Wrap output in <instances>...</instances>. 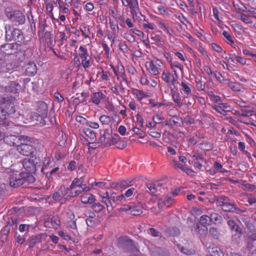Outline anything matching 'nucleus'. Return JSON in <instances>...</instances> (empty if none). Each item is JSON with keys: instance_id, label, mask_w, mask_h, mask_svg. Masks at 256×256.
<instances>
[{"instance_id": "f257e3e1", "label": "nucleus", "mask_w": 256, "mask_h": 256, "mask_svg": "<svg viewBox=\"0 0 256 256\" xmlns=\"http://www.w3.org/2000/svg\"><path fill=\"white\" fill-rule=\"evenodd\" d=\"M8 174L10 185L12 187H18L22 184L24 182L27 180L32 181L34 180V177L32 176H28L26 172H20L14 168H11L8 172Z\"/></svg>"}, {"instance_id": "f03ea898", "label": "nucleus", "mask_w": 256, "mask_h": 256, "mask_svg": "<svg viewBox=\"0 0 256 256\" xmlns=\"http://www.w3.org/2000/svg\"><path fill=\"white\" fill-rule=\"evenodd\" d=\"M98 194L101 198L102 202L106 206L107 210L108 211L112 210L115 206H114V203L120 204L124 202L123 194L116 196L114 192L109 194L108 192L104 193L102 191H100Z\"/></svg>"}, {"instance_id": "7ed1b4c3", "label": "nucleus", "mask_w": 256, "mask_h": 256, "mask_svg": "<svg viewBox=\"0 0 256 256\" xmlns=\"http://www.w3.org/2000/svg\"><path fill=\"white\" fill-rule=\"evenodd\" d=\"M90 188L82 184L80 178H75L72 182L69 188H66L67 195L68 198L75 197L82 191H88Z\"/></svg>"}, {"instance_id": "20e7f679", "label": "nucleus", "mask_w": 256, "mask_h": 256, "mask_svg": "<svg viewBox=\"0 0 256 256\" xmlns=\"http://www.w3.org/2000/svg\"><path fill=\"white\" fill-rule=\"evenodd\" d=\"M145 66L150 75L156 76L160 74L163 63L158 59L150 60L146 62Z\"/></svg>"}, {"instance_id": "39448f33", "label": "nucleus", "mask_w": 256, "mask_h": 256, "mask_svg": "<svg viewBox=\"0 0 256 256\" xmlns=\"http://www.w3.org/2000/svg\"><path fill=\"white\" fill-rule=\"evenodd\" d=\"M6 14L10 21L16 24H22L24 23V16L20 10H12L10 8H6Z\"/></svg>"}, {"instance_id": "423d86ee", "label": "nucleus", "mask_w": 256, "mask_h": 256, "mask_svg": "<svg viewBox=\"0 0 256 256\" xmlns=\"http://www.w3.org/2000/svg\"><path fill=\"white\" fill-rule=\"evenodd\" d=\"M5 30L6 38L8 41L13 40L16 42H20L24 39V36L21 32L18 29H14L11 30L10 25L5 26Z\"/></svg>"}, {"instance_id": "0eeeda50", "label": "nucleus", "mask_w": 256, "mask_h": 256, "mask_svg": "<svg viewBox=\"0 0 256 256\" xmlns=\"http://www.w3.org/2000/svg\"><path fill=\"white\" fill-rule=\"evenodd\" d=\"M52 197L56 202H59L61 204L65 202L69 198L67 195L66 188L64 186H60L56 190Z\"/></svg>"}, {"instance_id": "6e6552de", "label": "nucleus", "mask_w": 256, "mask_h": 256, "mask_svg": "<svg viewBox=\"0 0 256 256\" xmlns=\"http://www.w3.org/2000/svg\"><path fill=\"white\" fill-rule=\"evenodd\" d=\"M200 224L202 226H198L196 228V232L200 235H205L208 232L207 226L212 224L210 215H202L201 216L200 220Z\"/></svg>"}, {"instance_id": "1a4fd4ad", "label": "nucleus", "mask_w": 256, "mask_h": 256, "mask_svg": "<svg viewBox=\"0 0 256 256\" xmlns=\"http://www.w3.org/2000/svg\"><path fill=\"white\" fill-rule=\"evenodd\" d=\"M4 142L10 146H18L20 142L30 141V138L26 136L20 137L14 135L8 136L4 138Z\"/></svg>"}, {"instance_id": "9d476101", "label": "nucleus", "mask_w": 256, "mask_h": 256, "mask_svg": "<svg viewBox=\"0 0 256 256\" xmlns=\"http://www.w3.org/2000/svg\"><path fill=\"white\" fill-rule=\"evenodd\" d=\"M16 150L21 154L30 156L34 154V148L30 144H24L20 142L17 146Z\"/></svg>"}, {"instance_id": "9b49d317", "label": "nucleus", "mask_w": 256, "mask_h": 256, "mask_svg": "<svg viewBox=\"0 0 256 256\" xmlns=\"http://www.w3.org/2000/svg\"><path fill=\"white\" fill-rule=\"evenodd\" d=\"M122 5L128 6L133 16H137L139 12V6L137 0H122Z\"/></svg>"}, {"instance_id": "f8f14e48", "label": "nucleus", "mask_w": 256, "mask_h": 256, "mask_svg": "<svg viewBox=\"0 0 256 256\" xmlns=\"http://www.w3.org/2000/svg\"><path fill=\"white\" fill-rule=\"evenodd\" d=\"M180 92L184 98H188L192 96V86L189 82L183 80L180 84Z\"/></svg>"}, {"instance_id": "ddd939ff", "label": "nucleus", "mask_w": 256, "mask_h": 256, "mask_svg": "<svg viewBox=\"0 0 256 256\" xmlns=\"http://www.w3.org/2000/svg\"><path fill=\"white\" fill-rule=\"evenodd\" d=\"M142 204H130L124 206L123 209L130 214L138 216L142 212Z\"/></svg>"}, {"instance_id": "4468645a", "label": "nucleus", "mask_w": 256, "mask_h": 256, "mask_svg": "<svg viewBox=\"0 0 256 256\" xmlns=\"http://www.w3.org/2000/svg\"><path fill=\"white\" fill-rule=\"evenodd\" d=\"M218 204L224 211L230 212L236 209L234 205L230 203V200L226 198H220L218 200Z\"/></svg>"}, {"instance_id": "2eb2a0df", "label": "nucleus", "mask_w": 256, "mask_h": 256, "mask_svg": "<svg viewBox=\"0 0 256 256\" xmlns=\"http://www.w3.org/2000/svg\"><path fill=\"white\" fill-rule=\"evenodd\" d=\"M1 87L2 90L14 94L19 92L21 89L20 85L18 83L14 82H10L8 85L2 84Z\"/></svg>"}, {"instance_id": "dca6fc26", "label": "nucleus", "mask_w": 256, "mask_h": 256, "mask_svg": "<svg viewBox=\"0 0 256 256\" xmlns=\"http://www.w3.org/2000/svg\"><path fill=\"white\" fill-rule=\"evenodd\" d=\"M240 20L246 24H252L256 20V12L248 10L240 15Z\"/></svg>"}, {"instance_id": "f3484780", "label": "nucleus", "mask_w": 256, "mask_h": 256, "mask_svg": "<svg viewBox=\"0 0 256 256\" xmlns=\"http://www.w3.org/2000/svg\"><path fill=\"white\" fill-rule=\"evenodd\" d=\"M22 166L27 171L28 176L29 173H32L36 170V164L33 158H26L22 162Z\"/></svg>"}, {"instance_id": "a211bd4d", "label": "nucleus", "mask_w": 256, "mask_h": 256, "mask_svg": "<svg viewBox=\"0 0 256 256\" xmlns=\"http://www.w3.org/2000/svg\"><path fill=\"white\" fill-rule=\"evenodd\" d=\"M170 67L172 70V74H171L172 76V85L174 86L178 78V74L176 69L178 68L180 70H182L183 69V66L180 64L171 62L170 64Z\"/></svg>"}, {"instance_id": "6ab92c4d", "label": "nucleus", "mask_w": 256, "mask_h": 256, "mask_svg": "<svg viewBox=\"0 0 256 256\" xmlns=\"http://www.w3.org/2000/svg\"><path fill=\"white\" fill-rule=\"evenodd\" d=\"M26 75L33 76L37 72V68L34 62H29L25 64L23 68Z\"/></svg>"}, {"instance_id": "aec40b11", "label": "nucleus", "mask_w": 256, "mask_h": 256, "mask_svg": "<svg viewBox=\"0 0 256 256\" xmlns=\"http://www.w3.org/2000/svg\"><path fill=\"white\" fill-rule=\"evenodd\" d=\"M0 103L5 104V110H4V112L8 114H11L15 112L14 103L8 100H6L5 98H0Z\"/></svg>"}, {"instance_id": "412c9836", "label": "nucleus", "mask_w": 256, "mask_h": 256, "mask_svg": "<svg viewBox=\"0 0 256 256\" xmlns=\"http://www.w3.org/2000/svg\"><path fill=\"white\" fill-rule=\"evenodd\" d=\"M212 108L218 112L223 115H226L228 110H227L230 108V106L226 103H220L212 104Z\"/></svg>"}, {"instance_id": "4be33fe9", "label": "nucleus", "mask_w": 256, "mask_h": 256, "mask_svg": "<svg viewBox=\"0 0 256 256\" xmlns=\"http://www.w3.org/2000/svg\"><path fill=\"white\" fill-rule=\"evenodd\" d=\"M54 160H51L50 157H46L43 161V166L42 168V171L44 173L49 169L52 168L56 164Z\"/></svg>"}, {"instance_id": "5701e85b", "label": "nucleus", "mask_w": 256, "mask_h": 256, "mask_svg": "<svg viewBox=\"0 0 256 256\" xmlns=\"http://www.w3.org/2000/svg\"><path fill=\"white\" fill-rule=\"evenodd\" d=\"M170 92L172 100L174 103L176 104L178 107H182L183 105V103L178 92L176 90L172 88Z\"/></svg>"}, {"instance_id": "b1692460", "label": "nucleus", "mask_w": 256, "mask_h": 256, "mask_svg": "<svg viewBox=\"0 0 256 256\" xmlns=\"http://www.w3.org/2000/svg\"><path fill=\"white\" fill-rule=\"evenodd\" d=\"M210 256H224L223 252L218 246L212 244L208 248Z\"/></svg>"}, {"instance_id": "393cba45", "label": "nucleus", "mask_w": 256, "mask_h": 256, "mask_svg": "<svg viewBox=\"0 0 256 256\" xmlns=\"http://www.w3.org/2000/svg\"><path fill=\"white\" fill-rule=\"evenodd\" d=\"M162 186V184L160 182L150 183L146 184L147 188L152 194L160 192Z\"/></svg>"}, {"instance_id": "a878e982", "label": "nucleus", "mask_w": 256, "mask_h": 256, "mask_svg": "<svg viewBox=\"0 0 256 256\" xmlns=\"http://www.w3.org/2000/svg\"><path fill=\"white\" fill-rule=\"evenodd\" d=\"M172 201L170 197L160 198L158 200V206L159 209L162 210L165 206H168Z\"/></svg>"}, {"instance_id": "bb28decb", "label": "nucleus", "mask_w": 256, "mask_h": 256, "mask_svg": "<svg viewBox=\"0 0 256 256\" xmlns=\"http://www.w3.org/2000/svg\"><path fill=\"white\" fill-rule=\"evenodd\" d=\"M38 115L42 118H45L48 113V106L47 104L42 102L38 103Z\"/></svg>"}, {"instance_id": "cd10ccee", "label": "nucleus", "mask_w": 256, "mask_h": 256, "mask_svg": "<svg viewBox=\"0 0 256 256\" xmlns=\"http://www.w3.org/2000/svg\"><path fill=\"white\" fill-rule=\"evenodd\" d=\"M94 199V196L90 193L84 192L81 196V202L84 204H92Z\"/></svg>"}, {"instance_id": "c85d7f7f", "label": "nucleus", "mask_w": 256, "mask_h": 256, "mask_svg": "<svg viewBox=\"0 0 256 256\" xmlns=\"http://www.w3.org/2000/svg\"><path fill=\"white\" fill-rule=\"evenodd\" d=\"M104 95L102 92H98L92 94L91 96V100L93 103L96 104H98L101 100L104 98Z\"/></svg>"}, {"instance_id": "c756f323", "label": "nucleus", "mask_w": 256, "mask_h": 256, "mask_svg": "<svg viewBox=\"0 0 256 256\" xmlns=\"http://www.w3.org/2000/svg\"><path fill=\"white\" fill-rule=\"evenodd\" d=\"M212 224H222L223 219L222 216L216 212H212L210 214Z\"/></svg>"}, {"instance_id": "7c9ffc66", "label": "nucleus", "mask_w": 256, "mask_h": 256, "mask_svg": "<svg viewBox=\"0 0 256 256\" xmlns=\"http://www.w3.org/2000/svg\"><path fill=\"white\" fill-rule=\"evenodd\" d=\"M14 47L13 44H6L1 47V50L6 54H12L14 51Z\"/></svg>"}, {"instance_id": "2f4dec72", "label": "nucleus", "mask_w": 256, "mask_h": 256, "mask_svg": "<svg viewBox=\"0 0 256 256\" xmlns=\"http://www.w3.org/2000/svg\"><path fill=\"white\" fill-rule=\"evenodd\" d=\"M229 88L234 92H238L243 91L244 88L240 83L233 82H230L228 83Z\"/></svg>"}, {"instance_id": "473e14b6", "label": "nucleus", "mask_w": 256, "mask_h": 256, "mask_svg": "<svg viewBox=\"0 0 256 256\" xmlns=\"http://www.w3.org/2000/svg\"><path fill=\"white\" fill-rule=\"evenodd\" d=\"M118 245L120 247L126 248L127 246H132V242L127 237H122L119 238Z\"/></svg>"}, {"instance_id": "72a5a7b5", "label": "nucleus", "mask_w": 256, "mask_h": 256, "mask_svg": "<svg viewBox=\"0 0 256 256\" xmlns=\"http://www.w3.org/2000/svg\"><path fill=\"white\" fill-rule=\"evenodd\" d=\"M157 24L160 28L162 29L170 36H172L173 30L170 28L169 26L166 25V24L162 21H158L157 22Z\"/></svg>"}, {"instance_id": "f704fd0d", "label": "nucleus", "mask_w": 256, "mask_h": 256, "mask_svg": "<svg viewBox=\"0 0 256 256\" xmlns=\"http://www.w3.org/2000/svg\"><path fill=\"white\" fill-rule=\"evenodd\" d=\"M223 36L228 40V44L231 46L233 48H236V44H235L230 34L226 31L222 32Z\"/></svg>"}, {"instance_id": "c9c22d12", "label": "nucleus", "mask_w": 256, "mask_h": 256, "mask_svg": "<svg viewBox=\"0 0 256 256\" xmlns=\"http://www.w3.org/2000/svg\"><path fill=\"white\" fill-rule=\"evenodd\" d=\"M132 92L133 94L136 96V98L140 101L142 100L144 98L148 96V95L146 93L138 89L134 88L132 90Z\"/></svg>"}, {"instance_id": "e433bc0d", "label": "nucleus", "mask_w": 256, "mask_h": 256, "mask_svg": "<svg viewBox=\"0 0 256 256\" xmlns=\"http://www.w3.org/2000/svg\"><path fill=\"white\" fill-rule=\"evenodd\" d=\"M83 132L89 138L90 142H92L96 138L94 132L91 129L84 127L83 128Z\"/></svg>"}, {"instance_id": "4c0bfd02", "label": "nucleus", "mask_w": 256, "mask_h": 256, "mask_svg": "<svg viewBox=\"0 0 256 256\" xmlns=\"http://www.w3.org/2000/svg\"><path fill=\"white\" fill-rule=\"evenodd\" d=\"M208 96L210 100L212 102V104H220L219 102H221L222 100L221 97L214 94L212 92H208Z\"/></svg>"}, {"instance_id": "58836bf2", "label": "nucleus", "mask_w": 256, "mask_h": 256, "mask_svg": "<svg viewBox=\"0 0 256 256\" xmlns=\"http://www.w3.org/2000/svg\"><path fill=\"white\" fill-rule=\"evenodd\" d=\"M171 74L168 72H164L162 75V79L169 84L172 85V80H171Z\"/></svg>"}, {"instance_id": "ea45409f", "label": "nucleus", "mask_w": 256, "mask_h": 256, "mask_svg": "<svg viewBox=\"0 0 256 256\" xmlns=\"http://www.w3.org/2000/svg\"><path fill=\"white\" fill-rule=\"evenodd\" d=\"M137 192V190L134 188H131L129 189H128L124 194H123V196H124V202L126 201V198H130L131 196L133 194H135Z\"/></svg>"}, {"instance_id": "a19ab883", "label": "nucleus", "mask_w": 256, "mask_h": 256, "mask_svg": "<svg viewBox=\"0 0 256 256\" xmlns=\"http://www.w3.org/2000/svg\"><path fill=\"white\" fill-rule=\"evenodd\" d=\"M110 135L109 133L104 132L100 138L99 141L100 143H108L110 141Z\"/></svg>"}, {"instance_id": "79ce46f5", "label": "nucleus", "mask_w": 256, "mask_h": 256, "mask_svg": "<svg viewBox=\"0 0 256 256\" xmlns=\"http://www.w3.org/2000/svg\"><path fill=\"white\" fill-rule=\"evenodd\" d=\"M99 120L102 124L108 125L110 122L111 118L108 116L102 115L100 117Z\"/></svg>"}, {"instance_id": "37998d69", "label": "nucleus", "mask_w": 256, "mask_h": 256, "mask_svg": "<svg viewBox=\"0 0 256 256\" xmlns=\"http://www.w3.org/2000/svg\"><path fill=\"white\" fill-rule=\"evenodd\" d=\"M51 222L53 228L56 229L58 228L60 224V218L58 216H53L52 218Z\"/></svg>"}, {"instance_id": "c03bdc74", "label": "nucleus", "mask_w": 256, "mask_h": 256, "mask_svg": "<svg viewBox=\"0 0 256 256\" xmlns=\"http://www.w3.org/2000/svg\"><path fill=\"white\" fill-rule=\"evenodd\" d=\"M210 48L218 53H222L223 51L222 47L216 43L212 42L210 44Z\"/></svg>"}, {"instance_id": "a18cd8bd", "label": "nucleus", "mask_w": 256, "mask_h": 256, "mask_svg": "<svg viewBox=\"0 0 256 256\" xmlns=\"http://www.w3.org/2000/svg\"><path fill=\"white\" fill-rule=\"evenodd\" d=\"M213 16L216 19V20L214 22L216 24H220L222 22V18L219 16V12L218 8L216 7L213 8L212 10Z\"/></svg>"}, {"instance_id": "49530a36", "label": "nucleus", "mask_w": 256, "mask_h": 256, "mask_svg": "<svg viewBox=\"0 0 256 256\" xmlns=\"http://www.w3.org/2000/svg\"><path fill=\"white\" fill-rule=\"evenodd\" d=\"M59 170V167L56 164L55 166H54L52 168L49 169L47 171L45 172L44 174H46L47 176H50L51 175L56 172Z\"/></svg>"}, {"instance_id": "de8ad7c7", "label": "nucleus", "mask_w": 256, "mask_h": 256, "mask_svg": "<svg viewBox=\"0 0 256 256\" xmlns=\"http://www.w3.org/2000/svg\"><path fill=\"white\" fill-rule=\"evenodd\" d=\"M79 50L80 52V53L79 54L80 58H84V56H88L89 54L88 52V50L86 48H85L83 46H80L79 48Z\"/></svg>"}, {"instance_id": "09e8293b", "label": "nucleus", "mask_w": 256, "mask_h": 256, "mask_svg": "<svg viewBox=\"0 0 256 256\" xmlns=\"http://www.w3.org/2000/svg\"><path fill=\"white\" fill-rule=\"evenodd\" d=\"M88 56H84V58H80L82 60L81 64L85 69L88 68L90 66V60L88 59Z\"/></svg>"}, {"instance_id": "8fccbe9b", "label": "nucleus", "mask_w": 256, "mask_h": 256, "mask_svg": "<svg viewBox=\"0 0 256 256\" xmlns=\"http://www.w3.org/2000/svg\"><path fill=\"white\" fill-rule=\"evenodd\" d=\"M65 214H66V222H67L68 220H74L75 216L72 212H71L70 210H68V212H65L63 214L64 215V216H65Z\"/></svg>"}, {"instance_id": "3c124183", "label": "nucleus", "mask_w": 256, "mask_h": 256, "mask_svg": "<svg viewBox=\"0 0 256 256\" xmlns=\"http://www.w3.org/2000/svg\"><path fill=\"white\" fill-rule=\"evenodd\" d=\"M158 14H168V10L162 6V5L158 6Z\"/></svg>"}, {"instance_id": "603ef678", "label": "nucleus", "mask_w": 256, "mask_h": 256, "mask_svg": "<svg viewBox=\"0 0 256 256\" xmlns=\"http://www.w3.org/2000/svg\"><path fill=\"white\" fill-rule=\"evenodd\" d=\"M76 120L77 122L82 124V125H84V126H87L88 120L86 118H84L82 116H77L76 118Z\"/></svg>"}, {"instance_id": "864d4df0", "label": "nucleus", "mask_w": 256, "mask_h": 256, "mask_svg": "<svg viewBox=\"0 0 256 256\" xmlns=\"http://www.w3.org/2000/svg\"><path fill=\"white\" fill-rule=\"evenodd\" d=\"M102 46L104 52V54L106 56V58H109L110 57V49L108 48L107 44L105 43H103L102 44Z\"/></svg>"}, {"instance_id": "5fc2aeb1", "label": "nucleus", "mask_w": 256, "mask_h": 256, "mask_svg": "<svg viewBox=\"0 0 256 256\" xmlns=\"http://www.w3.org/2000/svg\"><path fill=\"white\" fill-rule=\"evenodd\" d=\"M6 190L4 184H0V199L3 198L6 196Z\"/></svg>"}, {"instance_id": "6e6d98bb", "label": "nucleus", "mask_w": 256, "mask_h": 256, "mask_svg": "<svg viewBox=\"0 0 256 256\" xmlns=\"http://www.w3.org/2000/svg\"><path fill=\"white\" fill-rule=\"evenodd\" d=\"M120 186V189L124 190L130 186V182L128 180H122L119 182Z\"/></svg>"}, {"instance_id": "4d7b16f0", "label": "nucleus", "mask_w": 256, "mask_h": 256, "mask_svg": "<svg viewBox=\"0 0 256 256\" xmlns=\"http://www.w3.org/2000/svg\"><path fill=\"white\" fill-rule=\"evenodd\" d=\"M94 210L96 212H100L102 211L104 208V206L100 204V203H96L92 206Z\"/></svg>"}, {"instance_id": "13d9d810", "label": "nucleus", "mask_w": 256, "mask_h": 256, "mask_svg": "<svg viewBox=\"0 0 256 256\" xmlns=\"http://www.w3.org/2000/svg\"><path fill=\"white\" fill-rule=\"evenodd\" d=\"M67 226L70 229L75 230L76 228V220H67Z\"/></svg>"}, {"instance_id": "bf43d9fd", "label": "nucleus", "mask_w": 256, "mask_h": 256, "mask_svg": "<svg viewBox=\"0 0 256 256\" xmlns=\"http://www.w3.org/2000/svg\"><path fill=\"white\" fill-rule=\"evenodd\" d=\"M132 131L134 132V134L138 135L140 138H143L144 137V134L143 131L139 128L134 127L133 128Z\"/></svg>"}, {"instance_id": "052dcab7", "label": "nucleus", "mask_w": 256, "mask_h": 256, "mask_svg": "<svg viewBox=\"0 0 256 256\" xmlns=\"http://www.w3.org/2000/svg\"><path fill=\"white\" fill-rule=\"evenodd\" d=\"M246 59L238 56L236 55V64L240 63L242 65L246 64Z\"/></svg>"}, {"instance_id": "680f3d73", "label": "nucleus", "mask_w": 256, "mask_h": 256, "mask_svg": "<svg viewBox=\"0 0 256 256\" xmlns=\"http://www.w3.org/2000/svg\"><path fill=\"white\" fill-rule=\"evenodd\" d=\"M86 126H89L94 129H98L99 128V124L96 122L88 120Z\"/></svg>"}, {"instance_id": "e2e57ef3", "label": "nucleus", "mask_w": 256, "mask_h": 256, "mask_svg": "<svg viewBox=\"0 0 256 256\" xmlns=\"http://www.w3.org/2000/svg\"><path fill=\"white\" fill-rule=\"evenodd\" d=\"M210 232L212 236L214 238H218L219 234L218 232V230L216 228H211L210 229Z\"/></svg>"}, {"instance_id": "0e129e2a", "label": "nucleus", "mask_w": 256, "mask_h": 256, "mask_svg": "<svg viewBox=\"0 0 256 256\" xmlns=\"http://www.w3.org/2000/svg\"><path fill=\"white\" fill-rule=\"evenodd\" d=\"M228 224L232 229L236 230L238 231V226L234 220H229L228 222Z\"/></svg>"}, {"instance_id": "69168bd1", "label": "nucleus", "mask_w": 256, "mask_h": 256, "mask_svg": "<svg viewBox=\"0 0 256 256\" xmlns=\"http://www.w3.org/2000/svg\"><path fill=\"white\" fill-rule=\"evenodd\" d=\"M12 65L10 64H6V66H3L1 67L2 70V72H8L10 73V70H12Z\"/></svg>"}, {"instance_id": "338daca9", "label": "nucleus", "mask_w": 256, "mask_h": 256, "mask_svg": "<svg viewBox=\"0 0 256 256\" xmlns=\"http://www.w3.org/2000/svg\"><path fill=\"white\" fill-rule=\"evenodd\" d=\"M58 234L60 236L62 237L64 240H70V236L62 231H59L58 232Z\"/></svg>"}, {"instance_id": "774afa93", "label": "nucleus", "mask_w": 256, "mask_h": 256, "mask_svg": "<svg viewBox=\"0 0 256 256\" xmlns=\"http://www.w3.org/2000/svg\"><path fill=\"white\" fill-rule=\"evenodd\" d=\"M148 133L150 136L156 138H160L161 136V134L160 132H155L152 130H150Z\"/></svg>"}]
</instances>
